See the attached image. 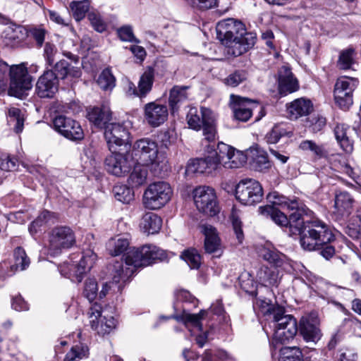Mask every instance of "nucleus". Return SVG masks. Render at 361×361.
Segmentation results:
<instances>
[{"instance_id":"f257e3e1","label":"nucleus","mask_w":361,"mask_h":361,"mask_svg":"<svg viewBox=\"0 0 361 361\" xmlns=\"http://www.w3.org/2000/svg\"><path fill=\"white\" fill-rule=\"evenodd\" d=\"M168 257L165 250L154 245H145L131 250L126 257L125 262H116L112 266V281L106 283L99 297L104 298L109 290L121 291L123 284L133 274L136 268L148 266L157 260L163 261Z\"/></svg>"},{"instance_id":"f03ea898","label":"nucleus","mask_w":361,"mask_h":361,"mask_svg":"<svg viewBox=\"0 0 361 361\" xmlns=\"http://www.w3.org/2000/svg\"><path fill=\"white\" fill-rule=\"evenodd\" d=\"M133 154L137 161L149 168L154 176H162L169 169L165 152L160 150L158 142L149 137L137 140L132 145Z\"/></svg>"},{"instance_id":"7ed1b4c3","label":"nucleus","mask_w":361,"mask_h":361,"mask_svg":"<svg viewBox=\"0 0 361 361\" xmlns=\"http://www.w3.org/2000/svg\"><path fill=\"white\" fill-rule=\"evenodd\" d=\"M301 233L300 245L304 250H319L331 243L334 235L329 226L319 219L307 221L306 226Z\"/></svg>"},{"instance_id":"20e7f679","label":"nucleus","mask_w":361,"mask_h":361,"mask_svg":"<svg viewBox=\"0 0 361 361\" xmlns=\"http://www.w3.org/2000/svg\"><path fill=\"white\" fill-rule=\"evenodd\" d=\"M243 31V24L233 19H227L218 23L216 37L226 47V53L238 56L245 52V49L239 39V32Z\"/></svg>"},{"instance_id":"39448f33","label":"nucleus","mask_w":361,"mask_h":361,"mask_svg":"<svg viewBox=\"0 0 361 361\" xmlns=\"http://www.w3.org/2000/svg\"><path fill=\"white\" fill-rule=\"evenodd\" d=\"M189 128L195 130L202 128L204 139L208 142L214 141L216 137L215 114L209 109L202 107L200 111L195 107L189 109L187 116Z\"/></svg>"},{"instance_id":"423d86ee","label":"nucleus","mask_w":361,"mask_h":361,"mask_svg":"<svg viewBox=\"0 0 361 361\" xmlns=\"http://www.w3.org/2000/svg\"><path fill=\"white\" fill-rule=\"evenodd\" d=\"M271 314L273 317L274 333L271 344L276 348L279 343L283 344L296 335L298 327L296 319L290 314H285L281 308L273 310Z\"/></svg>"},{"instance_id":"0eeeda50","label":"nucleus","mask_w":361,"mask_h":361,"mask_svg":"<svg viewBox=\"0 0 361 361\" xmlns=\"http://www.w3.org/2000/svg\"><path fill=\"white\" fill-rule=\"evenodd\" d=\"M170 185L164 181L154 182L148 185L143 195V204L149 209L155 210L163 207L172 195Z\"/></svg>"},{"instance_id":"6e6552de","label":"nucleus","mask_w":361,"mask_h":361,"mask_svg":"<svg viewBox=\"0 0 361 361\" xmlns=\"http://www.w3.org/2000/svg\"><path fill=\"white\" fill-rule=\"evenodd\" d=\"M75 242V233L69 226H56L49 233V252L52 256L58 255L63 250L72 247Z\"/></svg>"},{"instance_id":"1a4fd4ad","label":"nucleus","mask_w":361,"mask_h":361,"mask_svg":"<svg viewBox=\"0 0 361 361\" xmlns=\"http://www.w3.org/2000/svg\"><path fill=\"white\" fill-rule=\"evenodd\" d=\"M11 84L9 94L20 97L24 92L32 88V77L28 74L27 68L24 63L8 66Z\"/></svg>"},{"instance_id":"9d476101","label":"nucleus","mask_w":361,"mask_h":361,"mask_svg":"<svg viewBox=\"0 0 361 361\" xmlns=\"http://www.w3.org/2000/svg\"><path fill=\"white\" fill-rule=\"evenodd\" d=\"M192 194L195 204L200 212L209 216H214L219 213V207L213 188L200 186L193 190Z\"/></svg>"},{"instance_id":"9b49d317","label":"nucleus","mask_w":361,"mask_h":361,"mask_svg":"<svg viewBox=\"0 0 361 361\" xmlns=\"http://www.w3.org/2000/svg\"><path fill=\"white\" fill-rule=\"evenodd\" d=\"M263 196L261 184L256 180L247 178L242 180L236 186L235 197L245 205H253L259 202Z\"/></svg>"},{"instance_id":"f8f14e48","label":"nucleus","mask_w":361,"mask_h":361,"mask_svg":"<svg viewBox=\"0 0 361 361\" xmlns=\"http://www.w3.org/2000/svg\"><path fill=\"white\" fill-rule=\"evenodd\" d=\"M358 84V80L352 77L341 76L336 80L334 99L341 108L348 109L353 104V94Z\"/></svg>"},{"instance_id":"ddd939ff","label":"nucleus","mask_w":361,"mask_h":361,"mask_svg":"<svg viewBox=\"0 0 361 361\" xmlns=\"http://www.w3.org/2000/svg\"><path fill=\"white\" fill-rule=\"evenodd\" d=\"M104 137L110 151L130 144V133L124 124L111 123L105 127Z\"/></svg>"},{"instance_id":"4468645a","label":"nucleus","mask_w":361,"mask_h":361,"mask_svg":"<svg viewBox=\"0 0 361 361\" xmlns=\"http://www.w3.org/2000/svg\"><path fill=\"white\" fill-rule=\"evenodd\" d=\"M318 314L311 312L303 315L299 322V331L307 342L317 343L322 337Z\"/></svg>"},{"instance_id":"2eb2a0df","label":"nucleus","mask_w":361,"mask_h":361,"mask_svg":"<svg viewBox=\"0 0 361 361\" xmlns=\"http://www.w3.org/2000/svg\"><path fill=\"white\" fill-rule=\"evenodd\" d=\"M54 129L61 135L71 140H81L84 137V132L80 123L66 116H59L53 121Z\"/></svg>"},{"instance_id":"dca6fc26","label":"nucleus","mask_w":361,"mask_h":361,"mask_svg":"<svg viewBox=\"0 0 361 361\" xmlns=\"http://www.w3.org/2000/svg\"><path fill=\"white\" fill-rule=\"evenodd\" d=\"M111 151L112 154L105 159L106 171L116 176L121 177L128 173L132 167V159L127 153L116 152Z\"/></svg>"},{"instance_id":"f3484780","label":"nucleus","mask_w":361,"mask_h":361,"mask_svg":"<svg viewBox=\"0 0 361 361\" xmlns=\"http://www.w3.org/2000/svg\"><path fill=\"white\" fill-rule=\"evenodd\" d=\"M199 228L201 233L204 236V247L205 252L213 255L216 257H221L224 250L216 228L207 223L201 224Z\"/></svg>"},{"instance_id":"a211bd4d","label":"nucleus","mask_w":361,"mask_h":361,"mask_svg":"<svg viewBox=\"0 0 361 361\" xmlns=\"http://www.w3.org/2000/svg\"><path fill=\"white\" fill-rule=\"evenodd\" d=\"M229 106L233 112L235 118L243 122L250 118L255 108L262 109L258 103L234 94L230 96Z\"/></svg>"},{"instance_id":"6ab92c4d","label":"nucleus","mask_w":361,"mask_h":361,"mask_svg":"<svg viewBox=\"0 0 361 361\" xmlns=\"http://www.w3.org/2000/svg\"><path fill=\"white\" fill-rule=\"evenodd\" d=\"M59 78L53 70H47L38 78L36 94L40 98H52L59 90Z\"/></svg>"},{"instance_id":"aec40b11","label":"nucleus","mask_w":361,"mask_h":361,"mask_svg":"<svg viewBox=\"0 0 361 361\" xmlns=\"http://www.w3.org/2000/svg\"><path fill=\"white\" fill-rule=\"evenodd\" d=\"M145 118L152 127L164 123L169 115L167 106L156 102H149L144 107Z\"/></svg>"},{"instance_id":"412c9836","label":"nucleus","mask_w":361,"mask_h":361,"mask_svg":"<svg viewBox=\"0 0 361 361\" xmlns=\"http://www.w3.org/2000/svg\"><path fill=\"white\" fill-rule=\"evenodd\" d=\"M299 89L298 80L289 67L283 66L279 71V92L281 96L296 92Z\"/></svg>"},{"instance_id":"4be33fe9","label":"nucleus","mask_w":361,"mask_h":361,"mask_svg":"<svg viewBox=\"0 0 361 361\" xmlns=\"http://www.w3.org/2000/svg\"><path fill=\"white\" fill-rule=\"evenodd\" d=\"M246 152L247 159L250 160L251 166L254 170L263 172L271 167L267 152L257 145L251 146Z\"/></svg>"},{"instance_id":"5701e85b","label":"nucleus","mask_w":361,"mask_h":361,"mask_svg":"<svg viewBox=\"0 0 361 361\" xmlns=\"http://www.w3.org/2000/svg\"><path fill=\"white\" fill-rule=\"evenodd\" d=\"M216 171V164L209 155L200 159L190 160L185 169L188 175L193 173H212Z\"/></svg>"},{"instance_id":"b1692460","label":"nucleus","mask_w":361,"mask_h":361,"mask_svg":"<svg viewBox=\"0 0 361 361\" xmlns=\"http://www.w3.org/2000/svg\"><path fill=\"white\" fill-rule=\"evenodd\" d=\"M87 118L95 127L105 128L111 118V112L107 106H95L87 110Z\"/></svg>"},{"instance_id":"393cba45","label":"nucleus","mask_w":361,"mask_h":361,"mask_svg":"<svg viewBox=\"0 0 361 361\" xmlns=\"http://www.w3.org/2000/svg\"><path fill=\"white\" fill-rule=\"evenodd\" d=\"M259 255L276 267H282L286 262V256L279 252L270 243H266L259 248Z\"/></svg>"},{"instance_id":"a878e982","label":"nucleus","mask_w":361,"mask_h":361,"mask_svg":"<svg viewBox=\"0 0 361 361\" xmlns=\"http://www.w3.org/2000/svg\"><path fill=\"white\" fill-rule=\"evenodd\" d=\"M354 202L353 197L348 192H336L334 200L336 212L341 216H348L351 214Z\"/></svg>"},{"instance_id":"bb28decb","label":"nucleus","mask_w":361,"mask_h":361,"mask_svg":"<svg viewBox=\"0 0 361 361\" xmlns=\"http://www.w3.org/2000/svg\"><path fill=\"white\" fill-rule=\"evenodd\" d=\"M28 31L21 25H13L8 27L4 32V39L7 45L16 47L27 37Z\"/></svg>"},{"instance_id":"cd10ccee","label":"nucleus","mask_w":361,"mask_h":361,"mask_svg":"<svg viewBox=\"0 0 361 361\" xmlns=\"http://www.w3.org/2000/svg\"><path fill=\"white\" fill-rule=\"evenodd\" d=\"M312 110V104L310 100L299 98L287 104V111L291 119L309 114Z\"/></svg>"},{"instance_id":"c85d7f7f","label":"nucleus","mask_w":361,"mask_h":361,"mask_svg":"<svg viewBox=\"0 0 361 361\" xmlns=\"http://www.w3.org/2000/svg\"><path fill=\"white\" fill-rule=\"evenodd\" d=\"M188 86L182 85H175L171 89L169 97V105L172 114L178 111L180 106L188 100Z\"/></svg>"},{"instance_id":"c756f323","label":"nucleus","mask_w":361,"mask_h":361,"mask_svg":"<svg viewBox=\"0 0 361 361\" xmlns=\"http://www.w3.org/2000/svg\"><path fill=\"white\" fill-rule=\"evenodd\" d=\"M279 275L280 273L276 267L262 266L257 272V279L264 286H277L281 280Z\"/></svg>"},{"instance_id":"7c9ffc66","label":"nucleus","mask_w":361,"mask_h":361,"mask_svg":"<svg viewBox=\"0 0 361 361\" xmlns=\"http://www.w3.org/2000/svg\"><path fill=\"white\" fill-rule=\"evenodd\" d=\"M351 130L345 124H338L334 129V134L341 147L347 153L353 150V140L351 137Z\"/></svg>"},{"instance_id":"2f4dec72","label":"nucleus","mask_w":361,"mask_h":361,"mask_svg":"<svg viewBox=\"0 0 361 361\" xmlns=\"http://www.w3.org/2000/svg\"><path fill=\"white\" fill-rule=\"evenodd\" d=\"M162 220L153 212L145 213L140 221V228L141 231L149 234L157 233L161 228Z\"/></svg>"},{"instance_id":"473e14b6","label":"nucleus","mask_w":361,"mask_h":361,"mask_svg":"<svg viewBox=\"0 0 361 361\" xmlns=\"http://www.w3.org/2000/svg\"><path fill=\"white\" fill-rule=\"evenodd\" d=\"M54 73L61 79L68 77L79 78L81 75V71L79 66H74L69 63L64 59L56 62L54 66Z\"/></svg>"},{"instance_id":"72a5a7b5","label":"nucleus","mask_w":361,"mask_h":361,"mask_svg":"<svg viewBox=\"0 0 361 361\" xmlns=\"http://www.w3.org/2000/svg\"><path fill=\"white\" fill-rule=\"evenodd\" d=\"M130 240L127 235H118L109 240L106 249L112 256L120 255L129 247Z\"/></svg>"},{"instance_id":"f704fd0d","label":"nucleus","mask_w":361,"mask_h":361,"mask_svg":"<svg viewBox=\"0 0 361 361\" xmlns=\"http://www.w3.org/2000/svg\"><path fill=\"white\" fill-rule=\"evenodd\" d=\"M154 80V69L151 66H148L145 69L138 82L137 97L140 98L145 97L151 91Z\"/></svg>"},{"instance_id":"c9c22d12","label":"nucleus","mask_w":361,"mask_h":361,"mask_svg":"<svg viewBox=\"0 0 361 361\" xmlns=\"http://www.w3.org/2000/svg\"><path fill=\"white\" fill-rule=\"evenodd\" d=\"M357 54L354 48L348 47L339 52L336 61V66L342 71H347L353 68L356 61Z\"/></svg>"},{"instance_id":"e433bc0d","label":"nucleus","mask_w":361,"mask_h":361,"mask_svg":"<svg viewBox=\"0 0 361 361\" xmlns=\"http://www.w3.org/2000/svg\"><path fill=\"white\" fill-rule=\"evenodd\" d=\"M96 259V254L91 250H86L83 253L80 262L77 264V271H78L77 274L78 283L81 282L83 275L92 269Z\"/></svg>"},{"instance_id":"4c0bfd02","label":"nucleus","mask_w":361,"mask_h":361,"mask_svg":"<svg viewBox=\"0 0 361 361\" xmlns=\"http://www.w3.org/2000/svg\"><path fill=\"white\" fill-rule=\"evenodd\" d=\"M259 212L262 216L270 217V219L279 226L287 227L288 225L286 215L273 206L266 205L259 207Z\"/></svg>"},{"instance_id":"58836bf2","label":"nucleus","mask_w":361,"mask_h":361,"mask_svg":"<svg viewBox=\"0 0 361 361\" xmlns=\"http://www.w3.org/2000/svg\"><path fill=\"white\" fill-rule=\"evenodd\" d=\"M233 147L224 142H219L214 153L209 155L213 161L216 164V171L221 166L225 168V162H228L229 157L233 150Z\"/></svg>"},{"instance_id":"ea45409f","label":"nucleus","mask_w":361,"mask_h":361,"mask_svg":"<svg viewBox=\"0 0 361 361\" xmlns=\"http://www.w3.org/2000/svg\"><path fill=\"white\" fill-rule=\"evenodd\" d=\"M267 199L271 204L269 205L274 207L278 205L283 207H286L291 210H294L299 207V202L296 199L290 200L288 197L280 195L276 191L269 192L267 196Z\"/></svg>"},{"instance_id":"a19ab883","label":"nucleus","mask_w":361,"mask_h":361,"mask_svg":"<svg viewBox=\"0 0 361 361\" xmlns=\"http://www.w3.org/2000/svg\"><path fill=\"white\" fill-rule=\"evenodd\" d=\"M207 312L201 310L199 314H190L183 312L181 317H177L178 321H181L184 323L185 326L191 331L190 327L197 329L199 331H202V326L201 324L202 319L204 317Z\"/></svg>"},{"instance_id":"79ce46f5","label":"nucleus","mask_w":361,"mask_h":361,"mask_svg":"<svg viewBox=\"0 0 361 361\" xmlns=\"http://www.w3.org/2000/svg\"><path fill=\"white\" fill-rule=\"evenodd\" d=\"M294 210L296 211L292 213L289 218H288V226H289L290 231L293 234H298L301 236V233L303 232L304 228L306 226L307 221H305L300 212V206Z\"/></svg>"},{"instance_id":"37998d69","label":"nucleus","mask_w":361,"mask_h":361,"mask_svg":"<svg viewBox=\"0 0 361 361\" xmlns=\"http://www.w3.org/2000/svg\"><path fill=\"white\" fill-rule=\"evenodd\" d=\"M14 264L11 266L12 272L25 270L30 263L25 251L22 247H17L13 252Z\"/></svg>"},{"instance_id":"c03bdc74","label":"nucleus","mask_w":361,"mask_h":361,"mask_svg":"<svg viewBox=\"0 0 361 361\" xmlns=\"http://www.w3.org/2000/svg\"><path fill=\"white\" fill-rule=\"evenodd\" d=\"M90 1L89 0L74 1L71 2L69 9L76 21H80L83 19L89 11Z\"/></svg>"},{"instance_id":"a18cd8bd","label":"nucleus","mask_w":361,"mask_h":361,"mask_svg":"<svg viewBox=\"0 0 361 361\" xmlns=\"http://www.w3.org/2000/svg\"><path fill=\"white\" fill-rule=\"evenodd\" d=\"M144 166H137L134 167L133 171L128 178V184L132 187H139L146 183L147 177V171Z\"/></svg>"},{"instance_id":"49530a36","label":"nucleus","mask_w":361,"mask_h":361,"mask_svg":"<svg viewBox=\"0 0 361 361\" xmlns=\"http://www.w3.org/2000/svg\"><path fill=\"white\" fill-rule=\"evenodd\" d=\"M247 160V153L233 149L228 162H225L226 169H238L243 166Z\"/></svg>"},{"instance_id":"de8ad7c7","label":"nucleus","mask_w":361,"mask_h":361,"mask_svg":"<svg viewBox=\"0 0 361 361\" xmlns=\"http://www.w3.org/2000/svg\"><path fill=\"white\" fill-rule=\"evenodd\" d=\"M240 288L247 293L257 296V285L249 273H243L238 278Z\"/></svg>"},{"instance_id":"09e8293b","label":"nucleus","mask_w":361,"mask_h":361,"mask_svg":"<svg viewBox=\"0 0 361 361\" xmlns=\"http://www.w3.org/2000/svg\"><path fill=\"white\" fill-rule=\"evenodd\" d=\"M279 361H303L302 353L299 348L285 347L281 349Z\"/></svg>"},{"instance_id":"8fccbe9b","label":"nucleus","mask_w":361,"mask_h":361,"mask_svg":"<svg viewBox=\"0 0 361 361\" xmlns=\"http://www.w3.org/2000/svg\"><path fill=\"white\" fill-rule=\"evenodd\" d=\"M88 355V348L83 343L73 345L70 352L66 355L64 361H78V360L86 357Z\"/></svg>"},{"instance_id":"3c124183","label":"nucleus","mask_w":361,"mask_h":361,"mask_svg":"<svg viewBox=\"0 0 361 361\" xmlns=\"http://www.w3.org/2000/svg\"><path fill=\"white\" fill-rule=\"evenodd\" d=\"M115 198L123 203H130L134 197V193L129 187L126 185H116L114 188Z\"/></svg>"},{"instance_id":"603ef678","label":"nucleus","mask_w":361,"mask_h":361,"mask_svg":"<svg viewBox=\"0 0 361 361\" xmlns=\"http://www.w3.org/2000/svg\"><path fill=\"white\" fill-rule=\"evenodd\" d=\"M88 315L92 329L98 332L103 317L101 305L97 303L93 304L89 310Z\"/></svg>"},{"instance_id":"864d4df0","label":"nucleus","mask_w":361,"mask_h":361,"mask_svg":"<svg viewBox=\"0 0 361 361\" xmlns=\"http://www.w3.org/2000/svg\"><path fill=\"white\" fill-rule=\"evenodd\" d=\"M299 147L303 151H310L319 158L326 155L327 152L323 145H317L312 140H303L300 142Z\"/></svg>"},{"instance_id":"5fc2aeb1","label":"nucleus","mask_w":361,"mask_h":361,"mask_svg":"<svg viewBox=\"0 0 361 361\" xmlns=\"http://www.w3.org/2000/svg\"><path fill=\"white\" fill-rule=\"evenodd\" d=\"M353 222L348 226L347 233L354 239L361 238V207L356 211Z\"/></svg>"},{"instance_id":"6e6d98bb","label":"nucleus","mask_w":361,"mask_h":361,"mask_svg":"<svg viewBox=\"0 0 361 361\" xmlns=\"http://www.w3.org/2000/svg\"><path fill=\"white\" fill-rule=\"evenodd\" d=\"M8 122L14 124L15 131L20 133L23 128L24 118L21 114V111L15 107H12L8 110Z\"/></svg>"},{"instance_id":"4d7b16f0","label":"nucleus","mask_w":361,"mask_h":361,"mask_svg":"<svg viewBox=\"0 0 361 361\" xmlns=\"http://www.w3.org/2000/svg\"><path fill=\"white\" fill-rule=\"evenodd\" d=\"M182 259L188 264L190 269H198L200 265V255L195 249L185 250L181 255Z\"/></svg>"},{"instance_id":"13d9d810","label":"nucleus","mask_w":361,"mask_h":361,"mask_svg":"<svg viewBox=\"0 0 361 361\" xmlns=\"http://www.w3.org/2000/svg\"><path fill=\"white\" fill-rule=\"evenodd\" d=\"M247 78V73L245 71L238 70L224 78V82L227 86L235 87L245 81Z\"/></svg>"},{"instance_id":"bf43d9fd","label":"nucleus","mask_w":361,"mask_h":361,"mask_svg":"<svg viewBox=\"0 0 361 361\" xmlns=\"http://www.w3.org/2000/svg\"><path fill=\"white\" fill-rule=\"evenodd\" d=\"M61 275L70 279L73 282H77V264H74L72 261L65 262L59 267Z\"/></svg>"},{"instance_id":"052dcab7","label":"nucleus","mask_w":361,"mask_h":361,"mask_svg":"<svg viewBox=\"0 0 361 361\" xmlns=\"http://www.w3.org/2000/svg\"><path fill=\"white\" fill-rule=\"evenodd\" d=\"M97 83L103 90H111L115 86V78L109 69H105L99 75Z\"/></svg>"},{"instance_id":"680f3d73","label":"nucleus","mask_w":361,"mask_h":361,"mask_svg":"<svg viewBox=\"0 0 361 361\" xmlns=\"http://www.w3.org/2000/svg\"><path fill=\"white\" fill-rule=\"evenodd\" d=\"M51 213L49 211H43L37 218L32 222L29 227L31 233H37L42 226L47 224L51 218Z\"/></svg>"},{"instance_id":"e2e57ef3","label":"nucleus","mask_w":361,"mask_h":361,"mask_svg":"<svg viewBox=\"0 0 361 361\" xmlns=\"http://www.w3.org/2000/svg\"><path fill=\"white\" fill-rule=\"evenodd\" d=\"M97 281L94 279H89L85 283L83 295L90 301L92 302L97 297L98 293Z\"/></svg>"},{"instance_id":"0e129e2a","label":"nucleus","mask_w":361,"mask_h":361,"mask_svg":"<svg viewBox=\"0 0 361 361\" xmlns=\"http://www.w3.org/2000/svg\"><path fill=\"white\" fill-rule=\"evenodd\" d=\"M239 39L240 40L243 46L245 49V52L250 49L253 47L256 42V34L253 32H245V28L243 31L240 30L239 32Z\"/></svg>"},{"instance_id":"69168bd1","label":"nucleus","mask_w":361,"mask_h":361,"mask_svg":"<svg viewBox=\"0 0 361 361\" xmlns=\"http://www.w3.org/2000/svg\"><path fill=\"white\" fill-rule=\"evenodd\" d=\"M30 36L36 41L38 46L42 47L47 32L42 25L32 27L28 32Z\"/></svg>"},{"instance_id":"338daca9","label":"nucleus","mask_w":361,"mask_h":361,"mask_svg":"<svg viewBox=\"0 0 361 361\" xmlns=\"http://www.w3.org/2000/svg\"><path fill=\"white\" fill-rule=\"evenodd\" d=\"M116 321L113 317H107L104 316L97 333L101 335L109 334L116 327Z\"/></svg>"},{"instance_id":"774afa93","label":"nucleus","mask_w":361,"mask_h":361,"mask_svg":"<svg viewBox=\"0 0 361 361\" xmlns=\"http://www.w3.org/2000/svg\"><path fill=\"white\" fill-rule=\"evenodd\" d=\"M57 55L58 50L54 44L47 43L44 49V56L49 66H53L56 59Z\"/></svg>"}]
</instances>
